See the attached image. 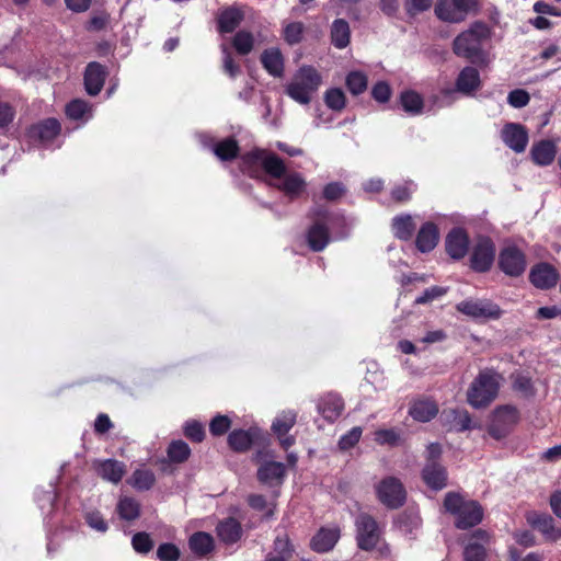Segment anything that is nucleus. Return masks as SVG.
Wrapping results in <instances>:
<instances>
[{
    "instance_id": "nucleus-1",
    "label": "nucleus",
    "mask_w": 561,
    "mask_h": 561,
    "mask_svg": "<svg viewBox=\"0 0 561 561\" xmlns=\"http://www.w3.org/2000/svg\"><path fill=\"white\" fill-rule=\"evenodd\" d=\"M243 159L248 164H260L270 176L280 180L277 187L290 198L298 197L306 188L304 176L297 172L287 173L283 160L273 152L254 149Z\"/></svg>"
},
{
    "instance_id": "nucleus-2",
    "label": "nucleus",
    "mask_w": 561,
    "mask_h": 561,
    "mask_svg": "<svg viewBox=\"0 0 561 561\" xmlns=\"http://www.w3.org/2000/svg\"><path fill=\"white\" fill-rule=\"evenodd\" d=\"M490 37V28L482 22L473 23L470 28L460 33L454 41L453 49L457 56L472 62L486 64V56L482 50V43Z\"/></svg>"
},
{
    "instance_id": "nucleus-3",
    "label": "nucleus",
    "mask_w": 561,
    "mask_h": 561,
    "mask_svg": "<svg viewBox=\"0 0 561 561\" xmlns=\"http://www.w3.org/2000/svg\"><path fill=\"white\" fill-rule=\"evenodd\" d=\"M503 376L492 368L480 370L467 390V401L474 409L490 405L497 397Z\"/></svg>"
},
{
    "instance_id": "nucleus-4",
    "label": "nucleus",
    "mask_w": 561,
    "mask_h": 561,
    "mask_svg": "<svg viewBox=\"0 0 561 561\" xmlns=\"http://www.w3.org/2000/svg\"><path fill=\"white\" fill-rule=\"evenodd\" d=\"M322 83V77L312 66L300 67L285 85V93L295 102L308 105Z\"/></svg>"
},
{
    "instance_id": "nucleus-5",
    "label": "nucleus",
    "mask_w": 561,
    "mask_h": 561,
    "mask_svg": "<svg viewBox=\"0 0 561 561\" xmlns=\"http://www.w3.org/2000/svg\"><path fill=\"white\" fill-rule=\"evenodd\" d=\"M444 508L456 517L455 525L459 529L473 527L483 518V510L478 502L466 501L456 492H448L445 495Z\"/></svg>"
},
{
    "instance_id": "nucleus-6",
    "label": "nucleus",
    "mask_w": 561,
    "mask_h": 561,
    "mask_svg": "<svg viewBox=\"0 0 561 561\" xmlns=\"http://www.w3.org/2000/svg\"><path fill=\"white\" fill-rule=\"evenodd\" d=\"M476 4V0H438L435 14L444 22L460 23Z\"/></svg>"
},
{
    "instance_id": "nucleus-7",
    "label": "nucleus",
    "mask_w": 561,
    "mask_h": 561,
    "mask_svg": "<svg viewBox=\"0 0 561 561\" xmlns=\"http://www.w3.org/2000/svg\"><path fill=\"white\" fill-rule=\"evenodd\" d=\"M357 545L363 550L374 549L380 540L377 522L368 514H359L355 520Z\"/></svg>"
},
{
    "instance_id": "nucleus-8",
    "label": "nucleus",
    "mask_w": 561,
    "mask_h": 561,
    "mask_svg": "<svg viewBox=\"0 0 561 561\" xmlns=\"http://www.w3.org/2000/svg\"><path fill=\"white\" fill-rule=\"evenodd\" d=\"M499 266L506 275L517 277L526 270V256L517 247L507 245L500 252Z\"/></svg>"
},
{
    "instance_id": "nucleus-9",
    "label": "nucleus",
    "mask_w": 561,
    "mask_h": 561,
    "mask_svg": "<svg viewBox=\"0 0 561 561\" xmlns=\"http://www.w3.org/2000/svg\"><path fill=\"white\" fill-rule=\"evenodd\" d=\"M378 499L389 508H397L405 501L402 483L393 477L383 479L377 486Z\"/></svg>"
},
{
    "instance_id": "nucleus-10",
    "label": "nucleus",
    "mask_w": 561,
    "mask_h": 561,
    "mask_svg": "<svg viewBox=\"0 0 561 561\" xmlns=\"http://www.w3.org/2000/svg\"><path fill=\"white\" fill-rule=\"evenodd\" d=\"M519 413L513 405L499 407L493 413V420L489 428L490 435L501 438L506 435L508 430L517 424Z\"/></svg>"
},
{
    "instance_id": "nucleus-11",
    "label": "nucleus",
    "mask_w": 561,
    "mask_h": 561,
    "mask_svg": "<svg viewBox=\"0 0 561 561\" xmlns=\"http://www.w3.org/2000/svg\"><path fill=\"white\" fill-rule=\"evenodd\" d=\"M494 257V243L489 238H479L471 253V268L476 272H486L492 266Z\"/></svg>"
},
{
    "instance_id": "nucleus-12",
    "label": "nucleus",
    "mask_w": 561,
    "mask_h": 561,
    "mask_svg": "<svg viewBox=\"0 0 561 561\" xmlns=\"http://www.w3.org/2000/svg\"><path fill=\"white\" fill-rule=\"evenodd\" d=\"M503 142L516 153H522L528 145V131L518 123H507L501 131Z\"/></svg>"
},
{
    "instance_id": "nucleus-13",
    "label": "nucleus",
    "mask_w": 561,
    "mask_h": 561,
    "mask_svg": "<svg viewBox=\"0 0 561 561\" xmlns=\"http://www.w3.org/2000/svg\"><path fill=\"white\" fill-rule=\"evenodd\" d=\"M458 311L473 318H497L500 309L486 300H465L457 305Z\"/></svg>"
},
{
    "instance_id": "nucleus-14",
    "label": "nucleus",
    "mask_w": 561,
    "mask_h": 561,
    "mask_svg": "<svg viewBox=\"0 0 561 561\" xmlns=\"http://www.w3.org/2000/svg\"><path fill=\"white\" fill-rule=\"evenodd\" d=\"M559 279L556 268L548 263H539L535 265L529 273L530 283L540 289L553 287Z\"/></svg>"
},
{
    "instance_id": "nucleus-15",
    "label": "nucleus",
    "mask_w": 561,
    "mask_h": 561,
    "mask_svg": "<svg viewBox=\"0 0 561 561\" xmlns=\"http://www.w3.org/2000/svg\"><path fill=\"white\" fill-rule=\"evenodd\" d=\"M527 520L547 541H557L561 538V529L556 527L551 516L533 512L527 515Z\"/></svg>"
},
{
    "instance_id": "nucleus-16",
    "label": "nucleus",
    "mask_w": 561,
    "mask_h": 561,
    "mask_svg": "<svg viewBox=\"0 0 561 561\" xmlns=\"http://www.w3.org/2000/svg\"><path fill=\"white\" fill-rule=\"evenodd\" d=\"M93 467L103 480L114 484H117L126 473L125 465L115 459L98 460Z\"/></svg>"
},
{
    "instance_id": "nucleus-17",
    "label": "nucleus",
    "mask_w": 561,
    "mask_h": 561,
    "mask_svg": "<svg viewBox=\"0 0 561 561\" xmlns=\"http://www.w3.org/2000/svg\"><path fill=\"white\" fill-rule=\"evenodd\" d=\"M469 247V239L467 233L460 229H453L446 238V251L448 255L455 260L462 259Z\"/></svg>"
},
{
    "instance_id": "nucleus-18",
    "label": "nucleus",
    "mask_w": 561,
    "mask_h": 561,
    "mask_svg": "<svg viewBox=\"0 0 561 561\" xmlns=\"http://www.w3.org/2000/svg\"><path fill=\"white\" fill-rule=\"evenodd\" d=\"M105 68L99 62H90L84 72V87L90 95L101 92L105 82Z\"/></svg>"
},
{
    "instance_id": "nucleus-19",
    "label": "nucleus",
    "mask_w": 561,
    "mask_h": 561,
    "mask_svg": "<svg viewBox=\"0 0 561 561\" xmlns=\"http://www.w3.org/2000/svg\"><path fill=\"white\" fill-rule=\"evenodd\" d=\"M438 413V405L427 398H420L411 402L409 414L419 422H428Z\"/></svg>"
},
{
    "instance_id": "nucleus-20",
    "label": "nucleus",
    "mask_w": 561,
    "mask_h": 561,
    "mask_svg": "<svg viewBox=\"0 0 561 561\" xmlns=\"http://www.w3.org/2000/svg\"><path fill=\"white\" fill-rule=\"evenodd\" d=\"M343 410V399L336 393H328L323 396L318 404V411L330 422L337 420Z\"/></svg>"
},
{
    "instance_id": "nucleus-21",
    "label": "nucleus",
    "mask_w": 561,
    "mask_h": 561,
    "mask_svg": "<svg viewBox=\"0 0 561 561\" xmlns=\"http://www.w3.org/2000/svg\"><path fill=\"white\" fill-rule=\"evenodd\" d=\"M481 87L479 71L473 67H465L456 80V89L458 92L470 95L478 91Z\"/></svg>"
},
{
    "instance_id": "nucleus-22",
    "label": "nucleus",
    "mask_w": 561,
    "mask_h": 561,
    "mask_svg": "<svg viewBox=\"0 0 561 561\" xmlns=\"http://www.w3.org/2000/svg\"><path fill=\"white\" fill-rule=\"evenodd\" d=\"M422 476L425 483L433 490H442L446 486V469L437 461L427 462Z\"/></svg>"
},
{
    "instance_id": "nucleus-23",
    "label": "nucleus",
    "mask_w": 561,
    "mask_h": 561,
    "mask_svg": "<svg viewBox=\"0 0 561 561\" xmlns=\"http://www.w3.org/2000/svg\"><path fill=\"white\" fill-rule=\"evenodd\" d=\"M263 68L273 77L279 78L284 75V57L279 48L265 49L261 55Z\"/></svg>"
},
{
    "instance_id": "nucleus-24",
    "label": "nucleus",
    "mask_w": 561,
    "mask_h": 561,
    "mask_svg": "<svg viewBox=\"0 0 561 561\" xmlns=\"http://www.w3.org/2000/svg\"><path fill=\"white\" fill-rule=\"evenodd\" d=\"M557 153L556 144L551 140H540L533 145L530 156L537 165H549L554 160Z\"/></svg>"
},
{
    "instance_id": "nucleus-25",
    "label": "nucleus",
    "mask_w": 561,
    "mask_h": 561,
    "mask_svg": "<svg viewBox=\"0 0 561 561\" xmlns=\"http://www.w3.org/2000/svg\"><path fill=\"white\" fill-rule=\"evenodd\" d=\"M285 474V466L282 462L270 461L262 465L257 470V479L267 485H278Z\"/></svg>"
},
{
    "instance_id": "nucleus-26",
    "label": "nucleus",
    "mask_w": 561,
    "mask_h": 561,
    "mask_svg": "<svg viewBox=\"0 0 561 561\" xmlns=\"http://www.w3.org/2000/svg\"><path fill=\"white\" fill-rule=\"evenodd\" d=\"M439 240V232L437 227L433 222L424 224L416 237V248L421 252L432 251Z\"/></svg>"
},
{
    "instance_id": "nucleus-27",
    "label": "nucleus",
    "mask_w": 561,
    "mask_h": 561,
    "mask_svg": "<svg viewBox=\"0 0 561 561\" xmlns=\"http://www.w3.org/2000/svg\"><path fill=\"white\" fill-rule=\"evenodd\" d=\"M340 538L337 528H321L311 540V548L317 552H327L331 550Z\"/></svg>"
},
{
    "instance_id": "nucleus-28",
    "label": "nucleus",
    "mask_w": 561,
    "mask_h": 561,
    "mask_svg": "<svg viewBox=\"0 0 561 561\" xmlns=\"http://www.w3.org/2000/svg\"><path fill=\"white\" fill-rule=\"evenodd\" d=\"M244 19L243 11L229 7L218 16V31L220 33H232Z\"/></svg>"
},
{
    "instance_id": "nucleus-29",
    "label": "nucleus",
    "mask_w": 561,
    "mask_h": 561,
    "mask_svg": "<svg viewBox=\"0 0 561 561\" xmlns=\"http://www.w3.org/2000/svg\"><path fill=\"white\" fill-rule=\"evenodd\" d=\"M329 230L323 224L317 221L310 227L307 241L313 251H322L329 243Z\"/></svg>"
},
{
    "instance_id": "nucleus-30",
    "label": "nucleus",
    "mask_w": 561,
    "mask_h": 561,
    "mask_svg": "<svg viewBox=\"0 0 561 561\" xmlns=\"http://www.w3.org/2000/svg\"><path fill=\"white\" fill-rule=\"evenodd\" d=\"M241 526L234 518H227L217 526L218 537L227 543H233L241 537Z\"/></svg>"
},
{
    "instance_id": "nucleus-31",
    "label": "nucleus",
    "mask_w": 561,
    "mask_h": 561,
    "mask_svg": "<svg viewBox=\"0 0 561 561\" xmlns=\"http://www.w3.org/2000/svg\"><path fill=\"white\" fill-rule=\"evenodd\" d=\"M350 26L345 20L337 19L332 23L331 39L336 48H345L350 44Z\"/></svg>"
},
{
    "instance_id": "nucleus-32",
    "label": "nucleus",
    "mask_w": 561,
    "mask_h": 561,
    "mask_svg": "<svg viewBox=\"0 0 561 561\" xmlns=\"http://www.w3.org/2000/svg\"><path fill=\"white\" fill-rule=\"evenodd\" d=\"M474 538L479 539L481 542L474 541L470 542L465 548V560L466 561H483L485 558V549L482 545L483 541H486L488 536L483 530H477L473 535Z\"/></svg>"
},
{
    "instance_id": "nucleus-33",
    "label": "nucleus",
    "mask_w": 561,
    "mask_h": 561,
    "mask_svg": "<svg viewBox=\"0 0 561 561\" xmlns=\"http://www.w3.org/2000/svg\"><path fill=\"white\" fill-rule=\"evenodd\" d=\"M60 124L55 118H47L42 123L33 126L31 133L43 141L54 139L60 133Z\"/></svg>"
},
{
    "instance_id": "nucleus-34",
    "label": "nucleus",
    "mask_w": 561,
    "mask_h": 561,
    "mask_svg": "<svg viewBox=\"0 0 561 561\" xmlns=\"http://www.w3.org/2000/svg\"><path fill=\"white\" fill-rule=\"evenodd\" d=\"M442 416L451 422V428L457 432H462L471 428V417L470 414L465 410H449L444 411Z\"/></svg>"
},
{
    "instance_id": "nucleus-35",
    "label": "nucleus",
    "mask_w": 561,
    "mask_h": 561,
    "mask_svg": "<svg viewBox=\"0 0 561 561\" xmlns=\"http://www.w3.org/2000/svg\"><path fill=\"white\" fill-rule=\"evenodd\" d=\"M255 44L254 35L245 30L238 31L232 38V46L239 55H249Z\"/></svg>"
},
{
    "instance_id": "nucleus-36",
    "label": "nucleus",
    "mask_w": 561,
    "mask_h": 561,
    "mask_svg": "<svg viewBox=\"0 0 561 561\" xmlns=\"http://www.w3.org/2000/svg\"><path fill=\"white\" fill-rule=\"evenodd\" d=\"M393 233L401 240H409L415 229V225L410 215H401L392 221Z\"/></svg>"
},
{
    "instance_id": "nucleus-37",
    "label": "nucleus",
    "mask_w": 561,
    "mask_h": 561,
    "mask_svg": "<svg viewBox=\"0 0 561 561\" xmlns=\"http://www.w3.org/2000/svg\"><path fill=\"white\" fill-rule=\"evenodd\" d=\"M190 548L194 553L205 556L214 548L213 537L207 533H196L190 538Z\"/></svg>"
},
{
    "instance_id": "nucleus-38",
    "label": "nucleus",
    "mask_w": 561,
    "mask_h": 561,
    "mask_svg": "<svg viewBox=\"0 0 561 561\" xmlns=\"http://www.w3.org/2000/svg\"><path fill=\"white\" fill-rule=\"evenodd\" d=\"M403 110L411 115H419L423 110V99L415 91H404L400 95Z\"/></svg>"
},
{
    "instance_id": "nucleus-39",
    "label": "nucleus",
    "mask_w": 561,
    "mask_h": 561,
    "mask_svg": "<svg viewBox=\"0 0 561 561\" xmlns=\"http://www.w3.org/2000/svg\"><path fill=\"white\" fill-rule=\"evenodd\" d=\"M296 419L297 414L294 411H283L273 422L272 430L278 437H282L295 425Z\"/></svg>"
},
{
    "instance_id": "nucleus-40",
    "label": "nucleus",
    "mask_w": 561,
    "mask_h": 561,
    "mask_svg": "<svg viewBox=\"0 0 561 561\" xmlns=\"http://www.w3.org/2000/svg\"><path fill=\"white\" fill-rule=\"evenodd\" d=\"M66 114L69 118L75 121L84 117L89 119L92 116V106L83 100L76 99L67 104Z\"/></svg>"
},
{
    "instance_id": "nucleus-41",
    "label": "nucleus",
    "mask_w": 561,
    "mask_h": 561,
    "mask_svg": "<svg viewBox=\"0 0 561 561\" xmlns=\"http://www.w3.org/2000/svg\"><path fill=\"white\" fill-rule=\"evenodd\" d=\"M117 512L121 518L126 520H134L139 517L140 505L133 497H122L117 504Z\"/></svg>"
},
{
    "instance_id": "nucleus-42",
    "label": "nucleus",
    "mask_w": 561,
    "mask_h": 561,
    "mask_svg": "<svg viewBox=\"0 0 561 561\" xmlns=\"http://www.w3.org/2000/svg\"><path fill=\"white\" fill-rule=\"evenodd\" d=\"M238 152H239L238 142L232 138H228L222 141H219L214 147V153L222 161L234 159L238 156Z\"/></svg>"
},
{
    "instance_id": "nucleus-43",
    "label": "nucleus",
    "mask_w": 561,
    "mask_h": 561,
    "mask_svg": "<svg viewBox=\"0 0 561 561\" xmlns=\"http://www.w3.org/2000/svg\"><path fill=\"white\" fill-rule=\"evenodd\" d=\"M367 76L360 71H352L346 77V87L354 95L363 93L367 89Z\"/></svg>"
},
{
    "instance_id": "nucleus-44",
    "label": "nucleus",
    "mask_w": 561,
    "mask_h": 561,
    "mask_svg": "<svg viewBox=\"0 0 561 561\" xmlns=\"http://www.w3.org/2000/svg\"><path fill=\"white\" fill-rule=\"evenodd\" d=\"M230 447L237 451H244L250 448L252 444V437L247 431H233L228 437Z\"/></svg>"
},
{
    "instance_id": "nucleus-45",
    "label": "nucleus",
    "mask_w": 561,
    "mask_h": 561,
    "mask_svg": "<svg viewBox=\"0 0 561 561\" xmlns=\"http://www.w3.org/2000/svg\"><path fill=\"white\" fill-rule=\"evenodd\" d=\"M191 454L188 445L183 440H175L168 448V456L173 462L185 461Z\"/></svg>"
},
{
    "instance_id": "nucleus-46",
    "label": "nucleus",
    "mask_w": 561,
    "mask_h": 561,
    "mask_svg": "<svg viewBox=\"0 0 561 561\" xmlns=\"http://www.w3.org/2000/svg\"><path fill=\"white\" fill-rule=\"evenodd\" d=\"M154 483V474L149 470H136L130 479V484L138 490H149Z\"/></svg>"
},
{
    "instance_id": "nucleus-47",
    "label": "nucleus",
    "mask_w": 561,
    "mask_h": 561,
    "mask_svg": "<svg viewBox=\"0 0 561 561\" xmlns=\"http://www.w3.org/2000/svg\"><path fill=\"white\" fill-rule=\"evenodd\" d=\"M420 524L421 519L419 515L408 512L402 513L397 520L398 527L405 534H410L414 529L419 528Z\"/></svg>"
},
{
    "instance_id": "nucleus-48",
    "label": "nucleus",
    "mask_w": 561,
    "mask_h": 561,
    "mask_svg": "<svg viewBox=\"0 0 561 561\" xmlns=\"http://www.w3.org/2000/svg\"><path fill=\"white\" fill-rule=\"evenodd\" d=\"M324 102L328 107L341 111L345 106V95L341 89H330L324 94Z\"/></svg>"
},
{
    "instance_id": "nucleus-49",
    "label": "nucleus",
    "mask_w": 561,
    "mask_h": 561,
    "mask_svg": "<svg viewBox=\"0 0 561 561\" xmlns=\"http://www.w3.org/2000/svg\"><path fill=\"white\" fill-rule=\"evenodd\" d=\"M133 548L139 553H148L153 548V541L147 533H137L131 539Z\"/></svg>"
},
{
    "instance_id": "nucleus-50",
    "label": "nucleus",
    "mask_w": 561,
    "mask_h": 561,
    "mask_svg": "<svg viewBox=\"0 0 561 561\" xmlns=\"http://www.w3.org/2000/svg\"><path fill=\"white\" fill-rule=\"evenodd\" d=\"M530 101L529 93L524 89H515L507 95V103L515 108L525 107Z\"/></svg>"
},
{
    "instance_id": "nucleus-51",
    "label": "nucleus",
    "mask_w": 561,
    "mask_h": 561,
    "mask_svg": "<svg viewBox=\"0 0 561 561\" xmlns=\"http://www.w3.org/2000/svg\"><path fill=\"white\" fill-rule=\"evenodd\" d=\"M293 548L289 542L287 535L277 536L274 540V552L277 557H284L285 559H290L293 557Z\"/></svg>"
},
{
    "instance_id": "nucleus-52",
    "label": "nucleus",
    "mask_w": 561,
    "mask_h": 561,
    "mask_svg": "<svg viewBox=\"0 0 561 561\" xmlns=\"http://www.w3.org/2000/svg\"><path fill=\"white\" fill-rule=\"evenodd\" d=\"M221 53L224 55V71L230 78H236L240 73V66L234 62L227 45H221Z\"/></svg>"
},
{
    "instance_id": "nucleus-53",
    "label": "nucleus",
    "mask_w": 561,
    "mask_h": 561,
    "mask_svg": "<svg viewBox=\"0 0 561 561\" xmlns=\"http://www.w3.org/2000/svg\"><path fill=\"white\" fill-rule=\"evenodd\" d=\"M157 557L160 561H176L180 558V550L173 543H162L157 549Z\"/></svg>"
},
{
    "instance_id": "nucleus-54",
    "label": "nucleus",
    "mask_w": 561,
    "mask_h": 561,
    "mask_svg": "<svg viewBox=\"0 0 561 561\" xmlns=\"http://www.w3.org/2000/svg\"><path fill=\"white\" fill-rule=\"evenodd\" d=\"M363 430L359 426L353 427L350 432L343 435L339 440V447L347 450L355 446L362 436Z\"/></svg>"
},
{
    "instance_id": "nucleus-55",
    "label": "nucleus",
    "mask_w": 561,
    "mask_h": 561,
    "mask_svg": "<svg viewBox=\"0 0 561 561\" xmlns=\"http://www.w3.org/2000/svg\"><path fill=\"white\" fill-rule=\"evenodd\" d=\"M433 0H405V10L410 16H415L432 7Z\"/></svg>"
},
{
    "instance_id": "nucleus-56",
    "label": "nucleus",
    "mask_w": 561,
    "mask_h": 561,
    "mask_svg": "<svg viewBox=\"0 0 561 561\" xmlns=\"http://www.w3.org/2000/svg\"><path fill=\"white\" fill-rule=\"evenodd\" d=\"M231 425V421L226 415H217L209 424V431L213 435L219 436L225 434Z\"/></svg>"
},
{
    "instance_id": "nucleus-57",
    "label": "nucleus",
    "mask_w": 561,
    "mask_h": 561,
    "mask_svg": "<svg viewBox=\"0 0 561 561\" xmlns=\"http://www.w3.org/2000/svg\"><path fill=\"white\" fill-rule=\"evenodd\" d=\"M447 293L446 288L439 286H432L423 291L421 296L415 299V304L424 305L433 301L436 298L444 296Z\"/></svg>"
},
{
    "instance_id": "nucleus-58",
    "label": "nucleus",
    "mask_w": 561,
    "mask_h": 561,
    "mask_svg": "<svg viewBox=\"0 0 561 561\" xmlns=\"http://www.w3.org/2000/svg\"><path fill=\"white\" fill-rule=\"evenodd\" d=\"M304 25L300 22H294L285 27V39L289 44H297L301 39Z\"/></svg>"
},
{
    "instance_id": "nucleus-59",
    "label": "nucleus",
    "mask_w": 561,
    "mask_h": 561,
    "mask_svg": "<svg viewBox=\"0 0 561 561\" xmlns=\"http://www.w3.org/2000/svg\"><path fill=\"white\" fill-rule=\"evenodd\" d=\"M184 433L187 438L197 443L202 442L205 436L202 424L195 421L186 423L184 427Z\"/></svg>"
},
{
    "instance_id": "nucleus-60",
    "label": "nucleus",
    "mask_w": 561,
    "mask_h": 561,
    "mask_svg": "<svg viewBox=\"0 0 561 561\" xmlns=\"http://www.w3.org/2000/svg\"><path fill=\"white\" fill-rule=\"evenodd\" d=\"M373 98L380 103H385L390 99L391 89L385 81L377 82L371 90Z\"/></svg>"
},
{
    "instance_id": "nucleus-61",
    "label": "nucleus",
    "mask_w": 561,
    "mask_h": 561,
    "mask_svg": "<svg viewBox=\"0 0 561 561\" xmlns=\"http://www.w3.org/2000/svg\"><path fill=\"white\" fill-rule=\"evenodd\" d=\"M85 522L91 528L98 531L105 533L107 530V523L99 512L87 513Z\"/></svg>"
},
{
    "instance_id": "nucleus-62",
    "label": "nucleus",
    "mask_w": 561,
    "mask_h": 561,
    "mask_svg": "<svg viewBox=\"0 0 561 561\" xmlns=\"http://www.w3.org/2000/svg\"><path fill=\"white\" fill-rule=\"evenodd\" d=\"M412 182L405 183L404 185L396 186L391 192L392 198L400 203L408 202L412 195Z\"/></svg>"
},
{
    "instance_id": "nucleus-63",
    "label": "nucleus",
    "mask_w": 561,
    "mask_h": 561,
    "mask_svg": "<svg viewBox=\"0 0 561 561\" xmlns=\"http://www.w3.org/2000/svg\"><path fill=\"white\" fill-rule=\"evenodd\" d=\"M375 440L381 445H396L399 440V435L393 430H379L375 434Z\"/></svg>"
},
{
    "instance_id": "nucleus-64",
    "label": "nucleus",
    "mask_w": 561,
    "mask_h": 561,
    "mask_svg": "<svg viewBox=\"0 0 561 561\" xmlns=\"http://www.w3.org/2000/svg\"><path fill=\"white\" fill-rule=\"evenodd\" d=\"M513 386L515 390L522 392L524 396H531L534 393L531 380L526 376H516Z\"/></svg>"
}]
</instances>
